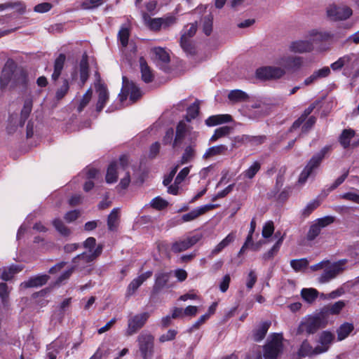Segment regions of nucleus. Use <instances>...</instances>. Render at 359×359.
I'll list each match as a JSON object with an SVG mask.
<instances>
[{
    "label": "nucleus",
    "mask_w": 359,
    "mask_h": 359,
    "mask_svg": "<svg viewBox=\"0 0 359 359\" xmlns=\"http://www.w3.org/2000/svg\"><path fill=\"white\" fill-rule=\"evenodd\" d=\"M332 149V148L331 145H326L322 148L319 152L316 153L311 157L299 175L298 180L299 183L304 184L306 182L309 177L311 176L313 172L320 166L323 160L329 154Z\"/></svg>",
    "instance_id": "1"
},
{
    "label": "nucleus",
    "mask_w": 359,
    "mask_h": 359,
    "mask_svg": "<svg viewBox=\"0 0 359 359\" xmlns=\"http://www.w3.org/2000/svg\"><path fill=\"white\" fill-rule=\"evenodd\" d=\"M283 336L274 333L271 335L264 346V357L265 359H276L282 353L283 348Z\"/></svg>",
    "instance_id": "2"
},
{
    "label": "nucleus",
    "mask_w": 359,
    "mask_h": 359,
    "mask_svg": "<svg viewBox=\"0 0 359 359\" xmlns=\"http://www.w3.org/2000/svg\"><path fill=\"white\" fill-rule=\"evenodd\" d=\"M324 313L319 312L315 316H310L302 322L299 327V332H306L308 334H313L319 329L325 327L328 321L325 318Z\"/></svg>",
    "instance_id": "3"
},
{
    "label": "nucleus",
    "mask_w": 359,
    "mask_h": 359,
    "mask_svg": "<svg viewBox=\"0 0 359 359\" xmlns=\"http://www.w3.org/2000/svg\"><path fill=\"white\" fill-rule=\"evenodd\" d=\"M137 341L142 359H151L154 353V337L149 332H142L138 335Z\"/></svg>",
    "instance_id": "4"
},
{
    "label": "nucleus",
    "mask_w": 359,
    "mask_h": 359,
    "mask_svg": "<svg viewBox=\"0 0 359 359\" xmlns=\"http://www.w3.org/2000/svg\"><path fill=\"white\" fill-rule=\"evenodd\" d=\"M149 317V312H142L128 316L125 335L130 337L136 334L145 325Z\"/></svg>",
    "instance_id": "5"
},
{
    "label": "nucleus",
    "mask_w": 359,
    "mask_h": 359,
    "mask_svg": "<svg viewBox=\"0 0 359 359\" xmlns=\"http://www.w3.org/2000/svg\"><path fill=\"white\" fill-rule=\"evenodd\" d=\"M102 252V245H98L93 250V252H83L77 255L72 260L74 264L72 267L74 270L80 271L85 270L88 266V264L99 257Z\"/></svg>",
    "instance_id": "6"
},
{
    "label": "nucleus",
    "mask_w": 359,
    "mask_h": 359,
    "mask_svg": "<svg viewBox=\"0 0 359 359\" xmlns=\"http://www.w3.org/2000/svg\"><path fill=\"white\" fill-rule=\"evenodd\" d=\"M346 263V259H341L338 262L329 264L325 267L323 273L318 278L320 283H325L335 278L339 274L344 270V266Z\"/></svg>",
    "instance_id": "7"
},
{
    "label": "nucleus",
    "mask_w": 359,
    "mask_h": 359,
    "mask_svg": "<svg viewBox=\"0 0 359 359\" xmlns=\"http://www.w3.org/2000/svg\"><path fill=\"white\" fill-rule=\"evenodd\" d=\"M327 18L332 21H341L348 19L353 14L351 8L347 6H338L332 4L326 9Z\"/></svg>",
    "instance_id": "8"
},
{
    "label": "nucleus",
    "mask_w": 359,
    "mask_h": 359,
    "mask_svg": "<svg viewBox=\"0 0 359 359\" xmlns=\"http://www.w3.org/2000/svg\"><path fill=\"white\" fill-rule=\"evenodd\" d=\"M16 64L12 59H8L1 70H0V90L4 89L13 81L15 84Z\"/></svg>",
    "instance_id": "9"
},
{
    "label": "nucleus",
    "mask_w": 359,
    "mask_h": 359,
    "mask_svg": "<svg viewBox=\"0 0 359 359\" xmlns=\"http://www.w3.org/2000/svg\"><path fill=\"white\" fill-rule=\"evenodd\" d=\"M359 61V55L355 53H350L339 57L336 62L331 64L330 67L333 71L341 70L344 67V74L346 72L353 69Z\"/></svg>",
    "instance_id": "10"
},
{
    "label": "nucleus",
    "mask_w": 359,
    "mask_h": 359,
    "mask_svg": "<svg viewBox=\"0 0 359 359\" xmlns=\"http://www.w3.org/2000/svg\"><path fill=\"white\" fill-rule=\"evenodd\" d=\"M285 74L283 68L273 66L262 67L256 70V77L261 80L278 79Z\"/></svg>",
    "instance_id": "11"
},
{
    "label": "nucleus",
    "mask_w": 359,
    "mask_h": 359,
    "mask_svg": "<svg viewBox=\"0 0 359 359\" xmlns=\"http://www.w3.org/2000/svg\"><path fill=\"white\" fill-rule=\"evenodd\" d=\"M201 238L202 236L201 234H196L192 236H189L184 240L176 241L172 243L171 250L175 253L184 251L197 243Z\"/></svg>",
    "instance_id": "12"
},
{
    "label": "nucleus",
    "mask_w": 359,
    "mask_h": 359,
    "mask_svg": "<svg viewBox=\"0 0 359 359\" xmlns=\"http://www.w3.org/2000/svg\"><path fill=\"white\" fill-rule=\"evenodd\" d=\"M217 207L215 204H207L197 208H195L189 212L182 216V222H187L197 219L199 216L204 215L207 212L212 210Z\"/></svg>",
    "instance_id": "13"
},
{
    "label": "nucleus",
    "mask_w": 359,
    "mask_h": 359,
    "mask_svg": "<svg viewBox=\"0 0 359 359\" xmlns=\"http://www.w3.org/2000/svg\"><path fill=\"white\" fill-rule=\"evenodd\" d=\"M96 92L98 93V99L96 103V111L100 112L105 107L109 100V92L104 83H97L95 84Z\"/></svg>",
    "instance_id": "14"
},
{
    "label": "nucleus",
    "mask_w": 359,
    "mask_h": 359,
    "mask_svg": "<svg viewBox=\"0 0 359 359\" xmlns=\"http://www.w3.org/2000/svg\"><path fill=\"white\" fill-rule=\"evenodd\" d=\"M49 279L50 276L47 274H39L32 276L27 280L22 282L20 284V287L23 289L41 287L46 285Z\"/></svg>",
    "instance_id": "15"
},
{
    "label": "nucleus",
    "mask_w": 359,
    "mask_h": 359,
    "mask_svg": "<svg viewBox=\"0 0 359 359\" xmlns=\"http://www.w3.org/2000/svg\"><path fill=\"white\" fill-rule=\"evenodd\" d=\"M152 274L153 272L151 271H148L134 278L127 287V296H131L135 294L136 290L144 283V282L151 277Z\"/></svg>",
    "instance_id": "16"
},
{
    "label": "nucleus",
    "mask_w": 359,
    "mask_h": 359,
    "mask_svg": "<svg viewBox=\"0 0 359 359\" xmlns=\"http://www.w3.org/2000/svg\"><path fill=\"white\" fill-rule=\"evenodd\" d=\"M123 88L127 90V93L130 94V99L134 102L141 96L140 89L133 83L128 81L126 76H123Z\"/></svg>",
    "instance_id": "17"
},
{
    "label": "nucleus",
    "mask_w": 359,
    "mask_h": 359,
    "mask_svg": "<svg viewBox=\"0 0 359 359\" xmlns=\"http://www.w3.org/2000/svg\"><path fill=\"white\" fill-rule=\"evenodd\" d=\"M236 238V232L229 233L222 241H220L210 252L208 257L212 259L220 253L225 248L232 243Z\"/></svg>",
    "instance_id": "18"
},
{
    "label": "nucleus",
    "mask_w": 359,
    "mask_h": 359,
    "mask_svg": "<svg viewBox=\"0 0 359 359\" xmlns=\"http://www.w3.org/2000/svg\"><path fill=\"white\" fill-rule=\"evenodd\" d=\"M280 63L287 69L297 70L303 65V58L298 56L283 57Z\"/></svg>",
    "instance_id": "19"
},
{
    "label": "nucleus",
    "mask_w": 359,
    "mask_h": 359,
    "mask_svg": "<svg viewBox=\"0 0 359 359\" xmlns=\"http://www.w3.org/2000/svg\"><path fill=\"white\" fill-rule=\"evenodd\" d=\"M313 49L312 43L307 40L293 41L290 45V50L294 53H303L311 52Z\"/></svg>",
    "instance_id": "20"
},
{
    "label": "nucleus",
    "mask_w": 359,
    "mask_h": 359,
    "mask_svg": "<svg viewBox=\"0 0 359 359\" xmlns=\"http://www.w3.org/2000/svg\"><path fill=\"white\" fill-rule=\"evenodd\" d=\"M170 273L159 272L156 273L155 283L153 286L152 292L158 294L168 283Z\"/></svg>",
    "instance_id": "21"
},
{
    "label": "nucleus",
    "mask_w": 359,
    "mask_h": 359,
    "mask_svg": "<svg viewBox=\"0 0 359 359\" xmlns=\"http://www.w3.org/2000/svg\"><path fill=\"white\" fill-rule=\"evenodd\" d=\"M334 337L333 334L330 332H323L320 337V343L321 346H318L315 348V353L319 354L327 351L330 344L332 343Z\"/></svg>",
    "instance_id": "22"
},
{
    "label": "nucleus",
    "mask_w": 359,
    "mask_h": 359,
    "mask_svg": "<svg viewBox=\"0 0 359 359\" xmlns=\"http://www.w3.org/2000/svg\"><path fill=\"white\" fill-rule=\"evenodd\" d=\"M346 306V302L343 300H339L337 302H335L333 304L328 305L327 306L323 307L320 312L324 313L325 316V318H327V320H329V316L330 315H338L340 313L341 310L345 307Z\"/></svg>",
    "instance_id": "23"
},
{
    "label": "nucleus",
    "mask_w": 359,
    "mask_h": 359,
    "mask_svg": "<svg viewBox=\"0 0 359 359\" xmlns=\"http://www.w3.org/2000/svg\"><path fill=\"white\" fill-rule=\"evenodd\" d=\"M189 132V128L183 121H180L176 128V135L173 142V147H176L181 144L187 133Z\"/></svg>",
    "instance_id": "24"
},
{
    "label": "nucleus",
    "mask_w": 359,
    "mask_h": 359,
    "mask_svg": "<svg viewBox=\"0 0 359 359\" xmlns=\"http://www.w3.org/2000/svg\"><path fill=\"white\" fill-rule=\"evenodd\" d=\"M271 325V322L266 321L260 323V325L253 330L252 337L254 341H260L266 336Z\"/></svg>",
    "instance_id": "25"
},
{
    "label": "nucleus",
    "mask_w": 359,
    "mask_h": 359,
    "mask_svg": "<svg viewBox=\"0 0 359 359\" xmlns=\"http://www.w3.org/2000/svg\"><path fill=\"white\" fill-rule=\"evenodd\" d=\"M231 120L232 118L229 114H218L208 117L205 120V123L208 126H215L219 124L229 123Z\"/></svg>",
    "instance_id": "26"
},
{
    "label": "nucleus",
    "mask_w": 359,
    "mask_h": 359,
    "mask_svg": "<svg viewBox=\"0 0 359 359\" xmlns=\"http://www.w3.org/2000/svg\"><path fill=\"white\" fill-rule=\"evenodd\" d=\"M66 56L63 53H60L55 59L54 62V71L52 74V79L57 81L61 75L62 71L64 68Z\"/></svg>",
    "instance_id": "27"
},
{
    "label": "nucleus",
    "mask_w": 359,
    "mask_h": 359,
    "mask_svg": "<svg viewBox=\"0 0 359 359\" xmlns=\"http://www.w3.org/2000/svg\"><path fill=\"white\" fill-rule=\"evenodd\" d=\"M140 71L142 74V79L145 83H150L153 81L154 79V74L148 66L146 60L144 57H141L140 58Z\"/></svg>",
    "instance_id": "28"
},
{
    "label": "nucleus",
    "mask_w": 359,
    "mask_h": 359,
    "mask_svg": "<svg viewBox=\"0 0 359 359\" xmlns=\"http://www.w3.org/2000/svg\"><path fill=\"white\" fill-rule=\"evenodd\" d=\"M80 86L83 87L89 77V67L86 58L83 57L79 64Z\"/></svg>",
    "instance_id": "29"
},
{
    "label": "nucleus",
    "mask_w": 359,
    "mask_h": 359,
    "mask_svg": "<svg viewBox=\"0 0 359 359\" xmlns=\"http://www.w3.org/2000/svg\"><path fill=\"white\" fill-rule=\"evenodd\" d=\"M143 19L146 25L148 26L151 30L157 32L163 28L161 18H151L147 13H144Z\"/></svg>",
    "instance_id": "30"
},
{
    "label": "nucleus",
    "mask_w": 359,
    "mask_h": 359,
    "mask_svg": "<svg viewBox=\"0 0 359 359\" xmlns=\"http://www.w3.org/2000/svg\"><path fill=\"white\" fill-rule=\"evenodd\" d=\"M32 109V100L31 99L25 100L23 107L20 115L19 125L23 126L25 121L29 116Z\"/></svg>",
    "instance_id": "31"
},
{
    "label": "nucleus",
    "mask_w": 359,
    "mask_h": 359,
    "mask_svg": "<svg viewBox=\"0 0 359 359\" xmlns=\"http://www.w3.org/2000/svg\"><path fill=\"white\" fill-rule=\"evenodd\" d=\"M226 151L227 147L226 145L220 144L214 146L208 149L203 157L205 159H208L212 156L223 155L226 152Z\"/></svg>",
    "instance_id": "32"
},
{
    "label": "nucleus",
    "mask_w": 359,
    "mask_h": 359,
    "mask_svg": "<svg viewBox=\"0 0 359 359\" xmlns=\"http://www.w3.org/2000/svg\"><path fill=\"white\" fill-rule=\"evenodd\" d=\"M119 219V210L114 208L107 218L108 229L111 231H114L117 229Z\"/></svg>",
    "instance_id": "33"
},
{
    "label": "nucleus",
    "mask_w": 359,
    "mask_h": 359,
    "mask_svg": "<svg viewBox=\"0 0 359 359\" xmlns=\"http://www.w3.org/2000/svg\"><path fill=\"white\" fill-rule=\"evenodd\" d=\"M310 42L314 44H318L320 42L325 41L331 38V34L327 32H320L313 30L309 34Z\"/></svg>",
    "instance_id": "34"
},
{
    "label": "nucleus",
    "mask_w": 359,
    "mask_h": 359,
    "mask_svg": "<svg viewBox=\"0 0 359 359\" xmlns=\"http://www.w3.org/2000/svg\"><path fill=\"white\" fill-rule=\"evenodd\" d=\"M180 46L187 55H194L196 54V46L191 39L185 38V36H181Z\"/></svg>",
    "instance_id": "35"
},
{
    "label": "nucleus",
    "mask_w": 359,
    "mask_h": 359,
    "mask_svg": "<svg viewBox=\"0 0 359 359\" xmlns=\"http://www.w3.org/2000/svg\"><path fill=\"white\" fill-rule=\"evenodd\" d=\"M117 169H118V163L112 162L108 167L107 175H106V182L109 184L114 183L117 181Z\"/></svg>",
    "instance_id": "36"
},
{
    "label": "nucleus",
    "mask_w": 359,
    "mask_h": 359,
    "mask_svg": "<svg viewBox=\"0 0 359 359\" xmlns=\"http://www.w3.org/2000/svg\"><path fill=\"white\" fill-rule=\"evenodd\" d=\"M353 325L348 323H344L337 330V338L339 341H341L346 338L348 334L353 330Z\"/></svg>",
    "instance_id": "37"
},
{
    "label": "nucleus",
    "mask_w": 359,
    "mask_h": 359,
    "mask_svg": "<svg viewBox=\"0 0 359 359\" xmlns=\"http://www.w3.org/2000/svg\"><path fill=\"white\" fill-rule=\"evenodd\" d=\"M260 169L261 163L258 161H255L241 174V176H243L244 178L251 180L256 175Z\"/></svg>",
    "instance_id": "38"
},
{
    "label": "nucleus",
    "mask_w": 359,
    "mask_h": 359,
    "mask_svg": "<svg viewBox=\"0 0 359 359\" xmlns=\"http://www.w3.org/2000/svg\"><path fill=\"white\" fill-rule=\"evenodd\" d=\"M231 130L232 128L231 127L226 126L217 128L212 136L210 137V142H214L217 140L228 135Z\"/></svg>",
    "instance_id": "39"
},
{
    "label": "nucleus",
    "mask_w": 359,
    "mask_h": 359,
    "mask_svg": "<svg viewBox=\"0 0 359 359\" xmlns=\"http://www.w3.org/2000/svg\"><path fill=\"white\" fill-rule=\"evenodd\" d=\"M302 298L309 303H312L318 297V292L313 288H304L302 290Z\"/></svg>",
    "instance_id": "40"
},
{
    "label": "nucleus",
    "mask_w": 359,
    "mask_h": 359,
    "mask_svg": "<svg viewBox=\"0 0 359 359\" xmlns=\"http://www.w3.org/2000/svg\"><path fill=\"white\" fill-rule=\"evenodd\" d=\"M228 98L232 102H243L248 100V95L241 90H233L229 93Z\"/></svg>",
    "instance_id": "41"
},
{
    "label": "nucleus",
    "mask_w": 359,
    "mask_h": 359,
    "mask_svg": "<svg viewBox=\"0 0 359 359\" xmlns=\"http://www.w3.org/2000/svg\"><path fill=\"white\" fill-rule=\"evenodd\" d=\"M309 261L306 258L292 259L290 261L291 267L297 272L304 271L309 266Z\"/></svg>",
    "instance_id": "42"
},
{
    "label": "nucleus",
    "mask_w": 359,
    "mask_h": 359,
    "mask_svg": "<svg viewBox=\"0 0 359 359\" xmlns=\"http://www.w3.org/2000/svg\"><path fill=\"white\" fill-rule=\"evenodd\" d=\"M355 133L352 130H344L339 137V142L344 148L350 145L351 139L354 136Z\"/></svg>",
    "instance_id": "43"
},
{
    "label": "nucleus",
    "mask_w": 359,
    "mask_h": 359,
    "mask_svg": "<svg viewBox=\"0 0 359 359\" xmlns=\"http://www.w3.org/2000/svg\"><path fill=\"white\" fill-rule=\"evenodd\" d=\"M69 90V83L67 79L62 80V85L57 89L55 93V98L57 100L62 99Z\"/></svg>",
    "instance_id": "44"
},
{
    "label": "nucleus",
    "mask_w": 359,
    "mask_h": 359,
    "mask_svg": "<svg viewBox=\"0 0 359 359\" xmlns=\"http://www.w3.org/2000/svg\"><path fill=\"white\" fill-rule=\"evenodd\" d=\"M199 113V104L198 101H196L187 109V113L185 116L187 121L190 122L192 119H194Z\"/></svg>",
    "instance_id": "45"
},
{
    "label": "nucleus",
    "mask_w": 359,
    "mask_h": 359,
    "mask_svg": "<svg viewBox=\"0 0 359 359\" xmlns=\"http://www.w3.org/2000/svg\"><path fill=\"white\" fill-rule=\"evenodd\" d=\"M53 225L56 230L62 236H67L71 233V231L67 228L60 219H55L53 221Z\"/></svg>",
    "instance_id": "46"
},
{
    "label": "nucleus",
    "mask_w": 359,
    "mask_h": 359,
    "mask_svg": "<svg viewBox=\"0 0 359 359\" xmlns=\"http://www.w3.org/2000/svg\"><path fill=\"white\" fill-rule=\"evenodd\" d=\"M20 116L17 114H11L8 118V124L7 126V130L9 133H14L18 127H21L19 125Z\"/></svg>",
    "instance_id": "47"
},
{
    "label": "nucleus",
    "mask_w": 359,
    "mask_h": 359,
    "mask_svg": "<svg viewBox=\"0 0 359 359\" xmlns=\"http://www.w3.org/2000/svg\"><path fill=\"white\" fill-rule=\"evenodd\" d=\"M106 0H85L81 4L84 10H93L102 5Z\"/></svg>",
    "instance_id": "48"
},
{
    "label": "nucleus",
    "mask_w": 359,
    "mask_h": 359,
    "mask_svg": "<svg viewBox=\"0 0 359 359\" xmlns=\"http://www.w3.org/2000/svg\"><path fill=\"white\" fill-rule=\"evenodd\" d=\"M22 270V268L19 267L18 266H11L8 269L4 270L1 274V279L4 280H11L13 276L20 272Z\"/></svg>",
    "instance_id": "49"
},
{
    "label": "nucleus",
    "mask_w": 359,
    "mask_h": 359,
    "mask_svg": "<svg viewBox=\"0 0 359 359\" xmlns=\"http://www.w3.org/2000/svg\"><path fill=\"white\" fill-rule=\"evenodd\" d=\"M195 156V150L192 146L186 147L184 152L180 160V165H183L191 161Z\"/></svg>",
    "instance_id": "50"
},
{
    "label": "nucleus",
    "mask_w": 359,
    "mask_h": 359,
    "mask_svg": "<svg viewBox=\"0 0 359 359\" xmlns=\"http://www.w3.org/2000/svg\"><path fill=\"white\" fill-rule=\"evenodd\" d=\"M93 95V90L89 88L86 93L83 95L79 104L77 107V111L81 112L84 108L89 104Z\"/></svg>",
    "instance_id": "51"
},
{
    "label": "nucleus",
    "mask_w": 359,
    "mask_h": 359,
    "mask_svg": "<svg viewBox=\"0 0 359 359\" xmlns=\"http://www.w3.org/2000/svg\"><path fill=\"white\" fill-rule=\"evenodd\" d=\"M213 17L211 14L205 16L203 19V31L205 35H210L212 30Z\"/></svg>",
    "instance_id": "52"
},
{
    "label": "nucleus",
    "mask_w": 359,
    "mask_h": 359,
    "mask_svg": "<svg viewBox=\"0 0 359 359\" xmlns=\"http://www.w3.org/2000/svg\"><path fill=\"white\" fill-rule=\"evenodd\" d=\"M154 53L156 57L162 62L168 63L170 62V55L165 49L161 47L154 48Z\"/></svg>",
    "instance_id": "53"
},
{
    "label": "nucleus",
    "mask_w": 359,
    "mask_h": 359,
    "mask_svg": "<svg viewBox=\"0 0 359 359\" xmlns=\"http://www.w3.org/2000/svg\"><path fill=\"white\" fill-rule=\"evenodd\" d=\"M161 20L162 23V27L163 29H167L174 25L177 22V18L172 14H168L161 18Z\"/></svg>",
    "instance_id": "54"
},
{
    "label": "nucleus",
    "mask_w": 359,
    "mask_h": 359,
    "mask_svg": "<svg viewBox=\"0 0 359 359\" xmlns=\"http://www.w3.org/2000/svg\"><path fill=\"white\" fill-rule=\"evenodd\" d=\"M282 241V238H280L267 252L264 254L263 259L264 260L270 259L274 257L280 249Z\"/></svg>",
    "instance_id": "55"
},
{
    "label": "nucleus",
    "mask_w": 359,
    "mask_h": 359,
    "mask_svg": "<svg viewBox=\"0 0 359 359\" xmlns=\"http://www.w3.org/2000/svg\"><path fill=\"white\" fill-rule=\"evenodd\" d=\"M10 290L8 286L5 283H0V297L2 303L6 305L8 303Z\"/></svg>",
    "instance_id": "56"
},
{
    "label": "nucleus",
    "mask_w": 359,
    "mask_h": 359,
    "mask_svg": "<svg viewBox=\"0 0 359 359\" xmlns=\"http://www.w3.org/2000/svg\"><path fill=\"white\" fill-rule=\"evenodd\" d=\"M130 36V31L128 28L123 27L118 32V39L121 41V45L123 47H126L128 43V39Z\"/></svg>",
    "instance_id": "57"
},
{
    "label": "nucleus",
    "mask_w": 359,
    "mask_h": 359,
    "mask_svg": "<svg viewBox=\"0 0 359 359\" xmlns=\"http://www.w3.org/2000/svg\"><path fill=\"white\" fill-rule=\"evenodd\" d=\"M320 231L321 229L320 228L319 225H317L315 222L309 228L306 236L307 239L309 241L314 240L320 234Z\"/></svg>",
    "instance_id": "58"
},
{
    "label": "nucleus",
    "mask_w": 359,
    "mask_h": 359,
    "mask_svg": "<svg viewBox=\"0 0 359 359\" xmlns=\"http://www.w3.org/2000/svg\"><path fill=\"white\" fill-rule=\"evenodd\" d=\"M196 30H197L196 24L191 23L184 27V29L183 30V34H182V36H185L186 39H190L196 34Z\"/></svg>",
    "instance_id": "59"
},
{
    "label": "nucleus",
    "mask_w": 359,
    "mask_h": 359,
    "mask_svg": "<svg viewBox=\"0 0 359 359\" xmlns=\"http://www.w3.org/2000/svg\"><path fill=\"white\" fill-rule=\"evenodd\" d=\"M299 353L303 356L316 354L315 348L313 349L312 346L307 341H304L301 345Z\"/></svg>",
    "instance_id": "60"
},
{
    "label": "nucleus",
    "mask_w": 359,
    "mask_h": 359,
    "mask_svg": "<svg viewBox=\"0 0 359 359\" xmlns=\"http://www.w3.org/2000/svg\"><path fill=\"white\" fill-rule=\"evenodd\" d=\"M320 205L318 201L314 200L307 204V205L302 210V215L308 217L314 210Z\"/></svg>",
    "instance_id": "61"
},
{
    "label": "nucleus",
    "mask_w": 359,
    "mask_h": 359,
    "mask_svg": "<svg viewBox=\"0 0 359 359\" xmlns=\"http://www.w3.org/2000/svg\"><path fill=\"white\" fill-rule=\"evenodd\" d=\"M274 231L273 223L271 221H269L263 226L262 229V236L265 238H268L272 236Z\"/></svg>",
    "instance_id": "62"
},
{
    "label": "nucleus",
    "mask_w": 359,
    "mask_h": 359,
    "mask_svg": "<svg viewBox=\"0 0 359 359\" xmlns=\"http://www.w3.org/2000/svg\"><path fill=\"white\" fill-rule=\"evenodd\" d=\"M151 205L155 209L162 210L167 207L168 202L160 197H156L151 201Z\"/></svg>",
    "instance_id": "63"
},
{
    "label": "nucleus",
    "mask_w": 359,
    "mask_h": 359,
    "mask_svg": "<svg viewBox=\"0 0 359 359\" xmlns=\"http://www.w3.org/2000/svg\"><path fill=\"white\" fill-rule=\"evenodd\" d=\"M177 334V332L175 330L170 329L165 334L160 336L159 341L164 343L165 341H172L175 338Z\"/></svg>",
    "instance_id": "64"
}]
</instances>
